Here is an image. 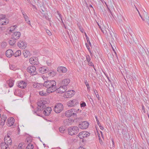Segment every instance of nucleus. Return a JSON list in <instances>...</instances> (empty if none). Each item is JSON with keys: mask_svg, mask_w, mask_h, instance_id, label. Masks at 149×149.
Instances as JSON below:
<instances>
[{"mask_svg": "<svg viewBox=\"0 0 149 149\" xmlns=\"http://www.w3.org/2000/svg\"><path fill=\"white\" fill-rule=\"evenodd\" d=\"M23 53L25 58L28 57L31 55L30 52L26 50H24L23 52Z\"/></svg>", "mask_w": 149, "mask_h": 149, "instance_id": "a878e982", "label": "nucleus"}, {"mask_svg": "<svg viewBox=\"0 0 149 149\" xmlns=\"http://www.w3.org/2000/svg\"><path fill=\"white\" fill-rule=\"evenodd\" d=\"M74 94V92L73 90H70L66 91L64 94V97L66 98L72 97Z\"/></svg>", "mask_w": 149, "mask_h": 149, "instance_id": "9b49d317", "label": "nucleus"}, {"mask_svg": "<svg viewBox=\"0 0 149 149\" xmlns=\"http://www.w3.org/2000/svg\"><path fill=\"white\" fill-rule=\"evenodd\" d=\"M97 121V123L98 125L99 126H100V123L99 122V120H97V121Z\"/></svg>", "mask_w": 149, "mask_h": 149, "instance_id": "4d7b16f0", "label": "nucleus"}, {"mask_svg": "<svg viewBox=\"0 0 149 149\" xmlns=\"http://www.w3.org/2000/svg\"><path fill=\"white\" fill-rule=\"evenodd\" d=\"M32 86L34 88L37 89H40L43 85L42 84L36 82H33V83Z\"/></svg>", "mask_w": 149, "mask_h": 149, "instance_id": "4be33fe9", "label": "nucleus"}, {"mask_svg": "<svg viewBox=\"0 0 149 149\" xmlns=\"http://www.w3.org/2000/svg\"><path fill=\"white\" fill-rule=\"evenodd\" d=\"M24 143H19V145L17 148L18 149H19V148L22 149L24 148Z\"/></svg>", "mask_w": 149, "mask_h": 149, "instance_id": "e433bc0d", "label": "nucleus"}, {"mask_svg": "<svg viewBox=\"0 0 149 149\" xmlns=\"http://www.w3.org/2000/svg\"><path fill=\"white\" fill-rule=\"evenodd\" d=\"M77 149H86L85 148L81 146H80Z\"/></svg>", "mask_w": 149, "mask_h": 149, "instance_id": "052dcab7", "label": "nucleus"}, {"mask_svg": "<svg viewBox=\"0 0 149 149\" xmlns=\"http://www.w3.org/2000/svg\"><path fill=\"white\" fill-rule=\"evenodd\" d=\"M56 82L54 80L47 81L43 84V86L47 88L46 91L49 93L53 92L56 90Z\"/></svg>", "mask_w": 149, "mask_h": 149, "instance_id": "f257e3e1", "label": "nucleus"}, {"mask_svg": "<svg viewBox=\"0 0 149 149\" xmlns=\"http://www.w3.org/2000/svg\"><path fill=\"white\" fill-rule=\"evenodd\" d=\"M67 90V87L65 85L61 86H60L58 88H56V92L59 93H63Z\"/></svg>", "mask_w": 149, "mask_h": 149, "instance_id": "6e6552de", "label": "nucleus"}, {"mask_svg": "<svg viewBox=\"0 0 149 149\" xmlns=\"http://www.w3.org/2000/svg\"><path fill=\"white\" fill-rule=\"evenodd\" d=\"M4 142L6 144H7L9 146L11 145L12 143V140L10 138V136L7 134V135L5 136L4 138Z\"/></svg>", "mask_w": 149, "mask_h": 149, "instance_id": "ddd939ff", "label": "nucleus"}, {"mask_svg": "<svg viewBox=\"0 0 149 149\" xmlns=\"http://www.w3.org/2000/svg\"><path fill=\"white\" fill-rule=\"evenodd\" d=\"M14 81L13 80L10 79L7 81V83L9 85L10 87H12L13 86Z\"/></svg>", "mask_w": 149, "mask_h": 149, "instance_id": "c756f323", "label": "nucleus"}, {"mask_svg": "<svg viewBox=\"0 0 149 149\" xmlns=\"http://www.w3.org/2000/svg\"><path fill=\"white\" fill-rule=\"evenodd\" d=\"M32 141V139L30 137H27L26 139V143H31Z\"/></svg>", "mask_w": 149, "mask_h": 149, "instance_id": "f704fd0d", "label": "nucleus"}, {"mask_svg": "<svg viewBox=\"0 0 149 149\" xmlns=\"http://www.w3.org/2000/svg\"><path fill=\"white\" fill-rule=\"evenodd\" d=\"M86 104L85 102H83L80 104L81 107H84L86 106Z\"/></svg>", "mask_w": 149, "mask_h": 149, "instance_id": "8fccbe9b", "label": "nucleus"}, {"mask_svg": "<svg viewBox=\"0 0 149 149\" xmlns=\"http://www.w3.org/2000/svg\"><path fill=\"white\" fill-rule=\"evenodd\" d=\"M84 83H85V84L86 85H88V84H89L87 81L86 80L85 81Z\"/></svg>", "mask_w": 149, "mask_h": 149, "instance_id": "13d9d810", "label": "nucleus"}, {"mask_svg": "<svg viewBox=\"0 0 149 149\" xmlns=\"http://www.w3.org/2000/svg\"><path fill=\"white\" fill-rule=\"evenodd\" d=\"M15 29L14 28H11V29H10V30H9V31H10L11 32H12V31H13V30H14Z\"/></svg>", "mask_w": 149, "mask_h": 149, "instance_id": "bf43d9fd", "label": "nucleus"}, {"mask_svg": "<svg viewBox=\"0 0 149 149\" xmlns=\"http://www.w3.org/2000/svg\"><path fill=\"white\" fill-rule=\"evenodd\" d=\"M70 82V80L69 79H65L63 80L61 82V84L62 85H65V86H67Z\"/></svg>", "mask_w": 149, "mask_h": 149, "instance_id": "b1692460", "label": "nucleus"}, {"mask_svg": "<svg viewBox=\"0 0 149 149\" xmlns=\"http://www.w3.org/2000/svg\"><path fill=\"white\" fill-rule=\"evenodd\" d=\"M13 54L14 53L13 51L10 49L7 50L6 52V56L9 58L11 57Z\"/></svg>", "mask_w": 149, "mask_h": 149, "instance_id": "412c9836", "label": "nucleus"}, {"mask_svg": "<svg viewBox=\"0 0 149 149\" xmlns=\"http://www.w3.org/2000/svg\"><path fill=\"white\" fill-rule=\"evenodd\" d=\"M16 40L13 39L12 37L11 39L9 41V43L11 45H13L16 42Z\"/></svg>", "mask_w": 149, "mask_h": 149, "instance_id": "2f4dec72", "label": "nucleus"}, {"mask_svg": "<svg viewBox=\"0 0 149 149\" xmlns=\"http://www.w3.org/2000/svg\"><path fill=\"white\" fill-rule=\"evenodd\" d=\"M5 30V28L4 27H0V32H3Z\"/></svg>", "mask_w": 149, "mask_h": 149, "instance_id": "49530a36", "label": "nucleus"}, {"mask_svg": "<svg viewBox=\"0 0 149 149\" xmlns=\"http://www.w3.org/2000/svg\"><path fill=\"white\" fill-rule=\"evenodd\" d=\"M26 83L24 81H21L18 83L17 86L21 88H24L26 87Z\"/></svg>", "mask_w": 149, "mask_h": 149, "instance_id": "6ab92c4d", "label": "nucleus"}, {"mask_svg": "<svg viewBox=\"0 0 149 149\" xmlns=\"http://www.w3.org/2000/svg\"><path fill=\"white\" fill-rule=\"evenodd\" d=\"M107 55L109 59H110V60L113 59V57H114V56L112 54V52H110L108 53Z\"/></svg>", "mask_w": 149, "mask_h": 149, "instance_id": "473e14b6", "label": "nucleus"}, {"mask_svg": "<svg viewBox=\"0 0 149 149\" xmlns=\"http://www.w3.org/2000/svg\"><path fill=\"white\" fill-rule=\"evenodd\" d=\"M146 22H147V23L149 25V18H148V19H146Z\"/></svg>", "mask_w": 149, "mask_h": 149, "instance_id": "69168bd1", "label": "nucleus"}, {"mask_svg": "<svg viewBox=\"0 0 149 149\" xmlns=\"http://www.w3.org/2000/svg\"><path fill=\"white\" fill-rule=\"evenodd\" d=\"M79 104L77 100L76 99L70 100L67 103L69 107H72L75 106Z\"/></svg>", "mask_w": 149, "mask_h": 149, "instance_id": "0eeeda50", "label": "nucleus"}, {"mask_svg": "<svg viewBox=\"0 0 149 149\" xmlns=\"http://www.w3.org/2000/svg\"><path fill=\"white\" fill-rule=\"evenodd\" d=\"M38 70L40 73L43 74L48 72L49 69L47 67L44 66L39 68Z\"/></svg>", "mask_w": 149, "mask_h": 149, "instance_id": "2eb2a0df", "label": "nucleus"}, {"mask_svg": "<svg viewBox=\"0 0 149 149\" xmlns=\"http://www.w3.org/2000/svg\"><path fill=\"white\" fill-rule=\"evenodd\" d=\"M125 30L127 32L129 33H131L132 31V30L130 27H128L127 28L125 29Z\"/></svg>", "mask_w": 149, "mask_h": 149, "instance_id": "a19ab883", "label": "nucleus"}, {"mask_svg": "<svg viewBox=\"0 0 149 149\" xmlns=\"http://www.w3.org/2000/svg\"><path fill=\"white\" fill-rule=\"evenodd\" d=\"M27 44L24 41H20L18 44V46L21 49H24L26 47Z\"/></svg>", "mask_w": 149, "mask_h": 149, "instance_id": "f3484780", "label": "nucleus"}, {"mask_svg": "<svg viewBox=\"0 0 149 149\" xmlns=\"http://www.w3.org/2000/svg\"><path fill=\"white\" fill-rule=\"evenodd\" d=\"M15 119L12 117L8 118L7 120V125L8 126H10L12 125L14 123Z\"/></svg>", "mask_w": 149, "mask_h": 149, "instance_id": "aec40b11", "label": "nucleus"}, {"mask_svg": "<svg viewBox=\"0 0 149 149\" xmlns=\"http://www.w3.org/2000/svg\"><path fill=\"white\" fill-rule=\"evenodd\" d=\"M88 125L87 122L83 121L79 124V127L82 129H86L88 127Z\"/></svg>", "mask_w": 149, "mask_h": 149, "instance_id": "f8f14e48", "label": "nucleus"}, {"mask_svg": "<svg viewBox=\"0 0 149 149\" xmlns=\"http://www.w3.org/2000/svg\"><path fill=\"white\" fill-rule=\"evenodd\" d=\"M20 35V32H15L13 34L12 37L13 38V39H15L16 40L19 38Z\"/></svg>", "mask_w": 149, "mask_h": 149, "instance_id": "a211bd4d", "label": "nucleus"}, {"mask_svg": "<svg viewBox=\"0 0 149 149\" xmlns=\"http://www.w3.org/2000/svg\"><path fill=\"white\" fill-rule=\"evenodd\" d=\"M57 71L59 73H65L67 72V69L65 67L61 66L58 67Z\"/></svg>", "mask_w": 149, "mask_h": 149, "instance_id": "dca6fc26", "label": "nucleus"}, {"mask_svg": "<svg viewBox=\"0 0 149 149\" xmlns=\"http://www.w3.org/2000/svg\"><path fill=\"white\" fill-rule=\"evenodd\" d=\"M94 93L95 95H96V94H97L98 93L96 90H94Z\"/></svg>", "mask_w": 149, "mask_h": 149, "instance_id": "774afa93", "label": "nucleus"}, {"mask_svg": "<svg viewBox=\"0 0 149 149\" xmlns=\"http://www.w3.org/2000/svg\"><path fill=\"white\" fill-rule=\"evenodd\" d=\"M59 132H60L61 133H63V132L65 130L63 127H60L59 128Z\"/></svg>", "mask_w": 149, "mask_h": 149, "instance_id": "37998d69", "label": "nucleus"}, {"mask_svg": "<svg viewBox=\"0 0 149 149\" xmlns=\"http://www.w3.org/2000/svg\"><path fill=\"white\" fill-rule=\"evenodd\" d=\"M64 123L65 125H69L72 124V121L71 119H68L64 120Z\"/></svg>", "mask_w": 149, "mask_h": 149, "instance_id": "cd10ccee", "label": "nucleus"}, {"mask_svg": "<svg viewBox=\"0 0 149 149\" xmlns=\"http://www.w3.org/2000/svg\"><path fill=\"white\" fill-rule=\"evenodd\" d=\"M47 101V100L45 99L37 102V105L38 107L37 108L36 111H34V113H36L37 115L41 116L43 110L46 107V104L48 103Z\"/></svg>", "mask_w": 149, "mask_h": 149, "instance_id": "f03ea898", "label": "nucleus"}, {"mask_svg": "<svg viewBox=\"0 0 149 149\" xmlns=\"http://www.w3.org/2000/svg\"><path fill=\"white\" fill-rule=\"evenodd\" d=\"M21 51L20 50H18L15 53V56L16 57L19 56L21 54Z\"/></svg>", "mask_w": 149, "mask_h": 149, "instance_id": "72a5a7b5", "label": "nucleus"}, {"mask_svg": "<svg viewBox=\"0 0 149 149\" xmlns=\"http://www.w3.org/2000/svg\"><path fill=\"white\" fill-rule=\"evenodd\" d=\"M33 146L31 143H29L26 147V149H33Z\"/></svg>", "mask_w": 149, "mask_h": 149, "instance_id": "c9c22d12", "label": "nucleus"}, {"mask_svg": "<svg viewBox=\"0 0 149 149\" xmlns=\"http://www.w3.org/2000/svg\"><path fill=\"white\" fill-rule=\"evenodd\" d=\"M37 59L35 58H31L29 59V61L31 64L32 65H37L38 62L37 61Z\"/></svg>", "mask_w": 149, "mask_h": 149, "instance_id": "5701e85b", "label": "nucleus"}, {"mask_svg": "<svg viewBox=\"0 0 149 149\" xmlns=\"http://www.w3.org/2000/svg\"><path fill=\"white\" fill-rule=\"evenodd\" d=\"M86 86L88 90H90V87L89 86V84H88V85H86Z\"/></svg>", "mask_w": 149, "mask_h": 149, "instance_id": "6e6d98bb", "label": "nucleus"}, {"mask_svg": "<svg viewBox=\"0 0 149 149\" xmlns=\"http://www.w3.org/2000/svg\"><path fill=\"white\" fill-rule=\"evenodd\" d=\"M1 46L3 48L5 47L6 46V43L5 42H2L1 43Z\"/></svg>", "mask_w": 149, "mask_h": 149, "instance_id": "79ce46f5", "label": "nucleus"}, {"mask_svg": "<svg viewBox=\"0 0 149 149\" xmlns=\"http://www.w3.org/2000/svg\"><path fill=\"white\" fill-rule=\"evenodd\" d=\"M63 109V106L62 104L59 103L56 104L54 108L55 112L56 113H60Z\"/></svg>", "mask_w": 149, "mask_h": 149, "instance_id": "423d86ee", "label": "nucleus"}, {"mask_svg": "<svg viewBox=\"0 0 149 149\" xmlns=\"http://www.w3.org/2000/svg\"><path fill=\"white\" fill-rule=\"evenodd\" d=\"M27 72L32 75H35L37 73L36 67L33 65L29 66L27 69Z\"/></svg>", "mask_w": 149, "mask_h": 149, "instance_id": "39448f33", "label": "nucleus"}, {"mask_svg": "<svg viewBox=\"0 0 149 149\" xmlns=\"http://www.w3.org/2000/svg\"><path fill=\"white\" fill-rule=\"evenodd\" d=\"M99 127H100V128L101 130H103V129H104V127H103V126H101V125H100V126H99Z\"/></svg>", "mask_w": 149, "mask_h": 149, "instance_id": "338daca9", "label": "nucleus"}, {"mask_svg": "<svg viewBox=\"0 0 149 149\" xmlns=\"http://www.w3.org/2000/svg\"><path fill=\"white\" fill-rule=\"evenodd\" d=\"M143 11H144V13H143V15L144 17L146 19H148V18H149V17L148 15V13L144 10H143Z\"/></svg>", "mask_w": 149, "mask_h": 149, "instance_id": "4c0bfd02", "label": "nucleus"}, {"mask_svg": "<svg viewBox=\"0 0 149 149\" xmlns=\"http://www.w3.org/2000/svg\"><path fill=\"white\" fill-rule=\"evenodd\" d=\"M90 135V133L88 132L84 131L80 132L78 134L79 137L81 139H83L85 137H87Z\"/></svg>", "mask_w": 149, "mask_h": 149, "instance_id": "1a4fd4ad", "label": "nucleus"}, {"mask_svg": "<svg viewBox=\"0 0 149 149\" xmlns=\"http://www.w3.org/2000/svg\"><path fill=\"white\" fill-rule=\"evenodd\" d=\"M85 35H86V39H87V41L88 43L89 44V45L90 46H91V43L89 40V39H88L87 36L86 35V34H85Z\"/></svg>", "mask_w": 149, "mask_h": 149, "instance_id": "de8ad7c7", "label": "nucleus"}, {"mask_svg": "<svg viewBox=\"0 0 149 149\" xmlns=\"http://www.w3.org/2000/svg\"><path fill=\"white\" fill-rule=\"evenodd\" d=\"M39 93V95L42 96L48 95L50 93L48 92V91H40Z\"/></svg>", "mask_w": 149, "mask_h": 149, "instance_id": "c85d7f7f", "label": "nucleus"}, {"mask_svg": "<svg viewBox=\"0 0 149 149\" xmlns=\"http://www.w3.org/2000/svg\"><path fill=\"white\" fill-rule=\"evenodd\" d=\"M111 141H112V143L113 145V146H114V141H113V139H112L111 140Z\"/></svg>", "mask_w": 149, "mask_h": 149, "instance_id": "0e129e2a", "label": "nucleus"}, {"mask_svg": "<svg viewBox=\"0 0 149 149\" xmlns=\"http://www.w3.org/2000/svg\"><path fill=\"white\" fill-rule=\"evenodd\" d=\"M86 45L88 50H90V47L87 43H86Z\"/></svg>", "mask_w": 149, "mask_h": 149, "instance_id": "864d4df0", "label": "nucleus"}, {"mask_svg": "<svg viewBox=\"0 0 149 149\" xmlns=\"http://www.w3.org/2000/svg\"><path fill=\"white\" fill-rule=\"evenodd\" d=\"M52 111L50 107H47L42 112L43 114L46 116H48L50 115Z\"/></svg>", "mask_w": 149, "mask_h": 149, "instance_id": "4468645a", "label": "nucleus"}, {"mask_svg": "<svg viewBox=\"0 0 149 149\" xmlns=\"http://www.w3.org/2000/svg\"><path fill=\"white\" fill-rule=\"evenodd\" d=\"M88 65H89V66H94V65H93V63L92 62H90V61L89 62H88Z\"/></svg>", "mask_w": 149, "mask_h": 149, "instance_id": "603ef678", "label": "nucleus"}, {"mask_svg": "<svg viewBox=\"0 0 149 149\" xmlns=\"http://www.w3.org/2000/svg\"><path fill=\"white\" fill-rule=\"evenodd\" d=\"M46 32L49 36L51 35L52 33L49 30H46Z\"/></svg>", "mask_w": 149, "mask_h": 149, "instance_id": "3c124183", "label": "nucleus"}, {"mask_svg": "<svg viewBox=\"0 0 149 149\" xmlns=\"http://www.w3.org/2000/svg\"><path fill=\"white\" fill-rule=\"evenodd\" d=\"M86 59L87 61L88 62H89L91 60V58L89 55H87L86 56Z\"/></svg>", "mask_w": 149, "mask_h": 149, "instance_id": "a18cd8bd", "label": "nucleus"}, {"mask_svg": "<svg viewBox=\"0 0 149 149\" xmlns=\"http://www.w3.org/2000/svg\"><path fill=\"white\" fill-rule=\"evenodd\" d=\"M139 15L140 16V17L142 19V20L144 21H145V19L144 18H143L142 16L141 15V14L140 13V12H139Z\"/></svg>", "mask_w": 149, "mask_h": 149, "instance_id": "5fc2aeb1", "label": "nucleus"}, {"mask_svg": "<svg viewBox=\"0 0 149 149\" xmlns=\"http://www.w3.org/2000/svg\"><path fill=\"white\" fill-rule=\"evenodd\" d=\"M109 33H110V34L111 36V38H112V39L113 40H114V38H113V35L114 36V37L116 38V37L115 36V35L114 34V33L113 32H112V33L110 32Z\"/></svg>", "mask_w": 149, "mask_h": 149, "instance_id": "c03bdc74", "label": "nucleus"}, {"mask_svg": "<svg viewBox=\"0 0 149 149\" xmlns=\"http://www.w3.org/2000/svg\"><path fill=\"white\" fill-rule=\"evenodd\" d=\"M6 20L4 19V20L3 22V23H1L2 22H1V20H0V24H1V25H6V24H8V21L7 20L5 21Z\"/></svg>", "mask_w": 149, "mask_h": 149, "instance_id": "ea45409f", "label": "nucleus"}, {"mask_svg": "<svg viewBox=\"0 0 149 149\" xmlns=\"http://www.w3.org/2000/svg\"><path fill=\"white\" fill-rule=\"evenodd\" d=\"M17 27V26L16 25H15L14 26H11L10 27V28H14L15 29Z\"/></svg>", "mask_w": 149, "mask_h": 149, "instance_id": "680f3d73", "label": "nucleus"}, {"mask_svg": "<svg viewBox=\"0 0 149 149\" xmlns=\"http://www.w3.org/2000/svg\"><path fill=\"white\" fill-rule=\"evenodd\" d=\"M96 97H97L98 99L99 100V95L97 93V94H96Z\"/></svg>", "mask_w": 149, "mask_h": 149, "instance_id": "e2e57ef3", "label": "nucleus"}, {"mask_svg": "<svg viewBox=\"0 0 149 149\" xmlns=\"http://www.w3.org/2000/svg\"><path fill=\"white\" fill-rule=\"evenodd\" d=\"M57 13L58 14V15H59V17L61 19V20L62 21V22H63V19H62V16L58 12H57Z\"/></svg>", "mask_w": 149, "mask_h": 149, "instance_id": "09e8293b", "label": "nucleus"}, {"mask_svg": "<svg viewBox=\"0 0 149 149\" xmlns=\"http://www.w3.org/2000/svg\"><path fill=\"white\" fill-rule=\"evenodd\" d=\"M79 131V129L78 127L74 126L70 127L68 128V132L69 135H72L77 134Z\"/></svg>", "mask_w": 149, "mask_h": 149, "instance_id": "20e7f679", "label": "nucleus"}, {"mask_svg": "<svg viewBox=\"0 0 149 149\" xmlns=\"http://www.w3.org/2000/svg\"><path fill=\"white\" fill-rule=\"evenodd\" d=\"M9 146L3 142L1 144V149H9Z\"/></svg>", "mask_w": 149, "mask_h": 149, "instance_id": "393cba45", "label": "nucleus"}, {"mask_svg": "<svg viewBox=\"0 0 149 149\" xmlns=\"http://www.w3.org/2000/svg\"><path fill=\"white\" fill-rule=\"evenodd\" d=\"M21 11L22 12L24 18L25 19V21L30 26H32L31 24V21L29 20V17L27 16L25 12H24L22 10H21Z\"/></svg>", "mask_w": 149, "mask_h": 149, "instance_id": "9d476101", "label": "nucleus"}, {"mask_svg": "<svg viewBox=\"0 0 149 149\" xmlns=\"http://www.w3.org/2000/svg\"><path fill=\"white\" fill-rule=\"evenodd\" d=\"M110 43V44L111 45V46L112 47V50L115 53V54L116 55V58H118V56H117L116 53V50H115V49H116V47H115V46H114V47H113V44H112V43Z\"/></svg>", "mask_w": 149, "mask_h": 149, "instance_id": "7c9ffc66", "label": "nucleus"}, {"mask_svg": "<svg viewBox=\"0 0 149 149\" xmlns=\"http://www.w3.org/2000/svg\"><path fill=\"white\" fill-rule=\"evenodd\" d=\"M5 18V15L3 14H0V20H4Z\"/></svg>", "mask_w": 149, "mask_h": 149, "instance_id": "58836bf2", "label": "nucleus"}, {"mask_svg": "<svg viewBox=\"0 0 149 149\" xmlns=\"http://www.w3.org/2000/svg\"><path fill=\"white\" fill-rule=\"evenodd\" d=\"M6 115H3L1 118V125H3L4 124L6 120Z\"/></svg>", "mask_w": 149, "mask_h": 149, "instance_id": "bb28decb", "label": "nucleus"}, {"mask_svg": "<svg viewBox=\"0 0 149 149\" xmlns=\"http://www.w3.org/2000/svg\"><path fill=\"white\" fill-rule=\"evenodd\" d=\"M75 109H72L66 111L65 113V116L68 117H72L74 118H76L77 114L75 113Z\"/></svg>", "mask_w": 149, "mask_h": 149, "instance_id": "7ed1b4c3", "label": "nucleus"}]
</instances>
